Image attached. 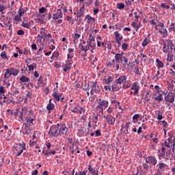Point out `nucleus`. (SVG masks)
I'll return each instance as SVG.
<instances>
[{"label":"nucleus","instance_id":"nucleus-15","mask_svg":"<svg viewBox=\"0 0 175 175\" xmlns=\"http://www.w3.org/2000/svg\"><path fill=\"white\" fill-rule=\"evenodd\" d=\"M62 68H63V70L64 72H68V70H70V69H72V63L70 61L68 60L66 62V64H63L62 66Z\"/></svg>","mask_w":175,"mask_h":175},{"label":"nucleus","instance_id":"nucleus-51","mask_svg":"<svg viewBox=\"0 0 175 175\" xmlns=\"http://www.w3.org/2000/svg\"><path fill=\"white\" fill-rule=\"evenodd\" d=\"M46 10H47V9H46V8L42 7V8H41L39 9V13L43 14V13H44Z\"/></svg>","mask_w":175,"mask_h":175},{"label":"nucleus","instance_id":"nucleus-63","mask_svg":"<svg viewBox=\"0 0 175 175\" xmlns=\"http://www.w3.org/2000/svg\"><path fill=\"white\" fill-rule=\"evenodd\" d=\"M38 173H39L38 170H35L34 171L32 172L31 174L32 175H38Z\"/></svg>","mask_w":175,"mask_h":175},{"label":"nucleus","instance_id":"nucleus-1","mask_svg":"<svg viewBox=\"0 0 175 175\" xmlns=\"http://www.w3.org/2000/svg\"><path fill=\"white\" fill-rule=\"evenodd\" d=\"M124 52H122L121 53H116L115 54L114 59L111 62L113 66H116V62L117 64H122V62H124L125 64H128V58L124 56Z\"/></svg>","mask_w":175,"mask_h":175},{"label":"nucleus","instance_id":"nucleus-43","mask_svg":"<svg viewBox=\"0 0 175 175\" xmlns=\"http://www.w3.org/2000/svg\"><path fill=\"white\" fill-rule=\"evenodd\" d=\"M159 169H160L161 170H162V169H164V167H166V164L163 163H159Z\"/></svg>","mask_w":175,"mask_h":175},{"label":"nucleus","instance_id":"nucleus-52","mask_svg":"<svg viewBox=\"0 0 175 175\" xmlns=\"http://www.w3.org/2000/svg\"><path fill=\"white\" fill-rule=\"evenodd\" d=\"M53 58H58L59 57V52H54L53 53Z\"/></svg>","mask_w":175,"mask_h":175},{"label":"nucleus","instance_id":"nucleus-20","mask_svg":"<svg viewBox=\"0 0 175 175\" xmlns=\"http://www.w3.org/2000/svg\"><path fill=\"white\" fill-rule=\"evenodd\" d=\"M111 88H112V91H115V92L120 91V90H121V85L120 83H115L111 86Z\"/></svg>","mask_w":175,"mask_h":175},{"label":"nucleus","instance_id":"nucleus-46","mask_svg":"<svg viewBox=\"0 0 175 175\" xmlns=\"http://www.w3.org/2000/svg\"><path fill=\"white\" fill-rule=\"evenodd\" d=\"M161 8H163L164 9H170V5H166V3H163L161 4Z\"/></svg>","mask_w":175,"mask_h":175},{"label":"nucleus","instance_id":"nucleus-10","mask_svg":"<svg viewBox=\"0 0 175 175\" xmlns=\"http://www.w3.org/2000/svg\"><path fill=\"white\" fill-rule=\"evenodd\" d=\"M28 114V110L26 109H22L21 111H19L17 112V115L20 117V121H24V118H26V117Z\"/></svg>","mask_w":175,"mask_h":175},{"label":"nucleus","instance_id":"nucleus-5","mask_svg":"<svg viewBox=\"0 0 175 175\" xmlns=\"http://www.w3.org/2000/svg\"><path fill=\"white\" fill-rule=\"evenodd\" d=\"M107 107H109V101L103 100L102 98H99L96 109H98V110H101L102 113H103V109H107Z\"/></svg>","mask_w":175,"mask_h":175},{"label":"nucleus","instance_id":"nucleus-30","mask_svg":"<svg viewBox=\"0 0 175 175\" xmlns=\"http://www.w3.org/2000/svg\"><path fill=\"white\" fill-rule=\"evenodd\" d=\"M117 8H118V9H120V10H124V9H125V4H124L122 3H118L117 4Z\"/></svg>","mask_w":175,"mask_h":175},{"label":"nucleus","instance_id":"nucleus-48","mask_svg":"<svg viewBox=\"0 0 175 175\" xmlns=\"http://www.w3.org/2000/svg\"><path fill=\"white\" fill-rule=\"evenodd\" d=\"M14 21H21V16L16 15L15 18H14Z\"/></svg>","mask_w":175,"mask_h":175},{"label":"nucleus","instance_id":"nucleus-57","mask_svg":"<svg viewBox=\"0 0 175 175\" xmlns=\"http://www.w3.org/2000/svg\"><path fill=\"white\" fill-rule=\"evenodd\" d=\"M0 94H5V88L3 86H0Z\"/></svg>","mask_w":175,"mask_h":175},{"label":"nucleus","instance_id":"nucleus-31","mask_svg":"<svg viewBox=\"0 0 175 175\" xmlns=\"http://www.w3.org/2000/svg\"><path fill=\"white\" fill-rule=\"evenodd\" d=\"M88 170L90 174H95V169L92 167V165H89Z\"/></svg>","mask_w":175,"mask_h":175},{"label":"nucleus","instance_id":"nucleus-22","mask_svg":"<svg viewBox=\"0 0 175 175\" xmlns=\"http://www.w3.org/2000/svg\"><path fill=\"white\" fill-rule=\"evenodd\" d=\"M113 35L116 38V40H122V36L118 33V31H115Z\"/></svg>","mask_w":175,"mask_h":175},{"label":"nucleus","instance_id":"nucleus-34","mask_svg":"<svg viewBox=\"0 0 175 175\" xmlns=\"http://www.w3.org/2000/svg\"><path fill=\"white\" fill-rule=\"evenodd\" d=\"M159 33H163V35H165V36L167 35V30H166V29L165 28H161L159 31Z\"/></svg>","mask_w":175,"mask_h":175},{"label":"nucleus","instance_id":"nucleus-45","mask_svg":"<svg viewBox=\"0 0 175 175\" xmlns=\"http://www.w3.org/2000/svg\"><path fill=\"white\" fill-rule=\"evenodd\" d=\"M1 58H3V59H8V55H6V53L5 51L1 53Z\"/></svg>","mask_w":175,"mask_h":175},{"label":"nucleus","instance_id":"nucleus-58","mask_svg":"<svg viewBox=\"0 0 175 175\" xmlns=\"http://www.w3.org/2000/svg\"><path fill=\"white\" fill-rule=\"evenodd\" d=\"M43 83V77L40 76L38 79V84H42Z\"/></svg>","mask_w":175,"mask_h":175},{"label":"nucleus","instance_id":"nucleus-12","mask_svg":"<svg viewBox=\"0 0 175 175\" xmlns=\"http://www.w3.org/2000/svg\"><path fill=\"white\" fill-rule=\"evenodd\" d=\"M175 95L174 94L170 92L165 96V100L173 103L174 102Z\"/></svg>","mask_w":175,"mask_h":175},{"label":"nucleus","instance_id":"nucleus-9","mask_svg":"<svg viewBox=\"0 0 175 175\" xmlns=\"http://www.w3.org/2000/svg\"><path fill=\"white\" fill-rule=\"evenodd\" d=\"M104 118L107 122L108 125H114L116 123V118L111 115L104 116Z\"/></svg>","mask_w":175,"mask_h":175},{"label":"nucleus","instance_id":"nucleus-39","mask_svg":"<svg viewBox=\"0 0 175 175\" xmlns=\"http://www.w3.org/2000/svg\"><path fill=\"white\" fill-rule=\"evenodd\" d=\"M25 13V10H24L23 8H20L18 10V15L19 16H23Z\"/></svg>","mask_w":175,"mask_h":175},{"label":"nucleus","instance_id":"nucleus-21","mask_svg":"<svg viewBox=\"0 0 175 175\" xmlns=\"http://www.w3.org/2000/svg\"><path fill=\"white\" fill-rule=\"evenodd\" d=\"M20 81H21V83H29L31 84V81H29V78L22 75L21 77V78L19 79Z\"/></svg>","mask_w":175,"mask_h":175},{"label":"nucleus","instance_id":"nucleus-28","mask_svg":"<svg viewBox=\"0 0 175 175\" xmlns=\"http://www.w3.org/2000/svg\"><path fill=\"white\" fill-rule=\"evenodd\" d=\"M148 43H150V40H148V38H145L142 44V47H146V46H147Z\"/></svg>","mask_w":175,"mask_h":175},{"label":"nucleus","instance_id":"nucleus-7","mask_svg":"<svg viewBox=\"0 0 175 175\" xmlns=\"http://www.w3.org/2000/svg\"><path fill=\"white\" fill-rule=\"evenodd\" d=\"M68 132V127H66V124H59V136H66V133Z\"/></svg>","mask_w":175,"mask_h":175},{"label":"nucleus","instance_id":"nucleus-14","mask_svg":"<svg viewBox=\"0 0 175 175\" xmlns=\"http://www.w3.org/2000/svg\"><path fill=\"white\" fill-rule=\"evenodd\" d=\"M140 88V85L138 82H135L132 84L131 90H134V95H137L139 94V89Z\"/></svg>","mask_w":175,"mask_h":175},{"label":"nucleus","instance_id":"nucleus-42","mask_svg":"<svg viewBox=\"0 0 175 175\" xmlns=\"http://www.w3.org/2000/svg\"><path fill=\"white\" fill-rule=\"evenodd\" d=\"M23 126L25 128V131H29L31 132V129L29 128V125L28 124V123H24Z\"/></svg>","mask_w":175,"mask_h":175},{"label":"nucleus","instance_id":"nucleus-37","mask_svg":"<svg viewBox=\"0 0 175 175\" xmlns=\"http://www.w3.org/2000/svg\"><path fill=\"white\" fill-rule=\"evenodd\" d=\"M155 100H159V102H161V100H163V97L162 96V94H159L158 96H156L154 98Z\"/></svg>","mask_w":175,"mask_h":175},{"label":"nucleus","instance_id":"nucleus-2","mask_svg":"<svg viewBox=\"0 0 175 175\" xmlns=\"http://www.w3.org/2000/svg\"><path fill=\"white\" fill-rule=\"evenodd\" d=\"M173 51H175V47L173 44V42L172 40H167V42L163 44V52L167 54L169 53H173Z\"/></svg>","mask_w":175,"mask_h":175},{"label":"nucleus","instance_id":"nucleus-19","mask_svg":"<svg viewBox=\"0 0 175 175\" xmlns=\"http://www.w3.org/2000/svg\"><path fill=\"white\" fill-rule=\"evenodd\" d=\"M77 14V18H80V17H84V5L80 8Z\"/></svg>","mask_w":175,"mask_h":175},{"label":"nucleus","instance_id":"nucleus-3","mask_svg":"<svg viewBox=\"0 0 175 175\" xmlns=\"http://www.w3.org/2000/svg\"><path fill=\"white\" fill-rule=\"evenodd\" d=\"M18 73H20V70L18 69H14V68H7L4 73V79L5 80H8L10 76H17Z\"/></svg>","mask_w":175,"mask_h":175},{"label":"nucleus","instance_id":"nucleus-54","mask_svg":"<svg viewBox=\"0 0 175 175\" xmlns=\"http://www.w3.org/2000/svg\"><path fill=\"white\" fill-rule=\"evenodd\" d=\"M104 88H105V91H111V87L110 85H108V86L105 85L104 87Z\"/></svg>","mask_w":175,"mask_h":175},{"label":"nucleus","instance_id":"nucleus-50","mask_svg":"<svg viewBox=\"0 0 175 175\" xmlns=\"http://www.w3.org/2000/svg\"><path fill=\"white\" fill-rule=\"evenodd\" d=\"M62 9H63L64 13H68V8L64 3L62 4Z\"/></svg>","mask_w":175,"mask_h":175},{"label":"nucleus","instance_id":"nucleus-33","mask_svg":"<svg viewBox=\"0 0 175 175\" xmlns=\"http://www.w3.org/2000/svg\"><path fill=\"white\" fill-rule=\"evenodd\" d=\"M22 27H23V28H27V29H29V28L31 27V23H25L23 22Z\"/></svg>","mask_w":175,"mask_h":175},{"label":"nucleus","instance_id":"nucleus-17","mask_svg":"<svg viewBox=\"0 0 175 175\" xmlns=\"http://www.w3.org/2000/svg\"><path fill=\"white\" fill-rule=\"evenodd\" d=\"M126 76L125 75H122L120 76L118 79L115 81V83L116 84H122V83H126Z\"/></svg>","mask_w":175,"mask_h":175},{"label":"nucleus","instance_id":"nucleus-44","mask_svg":"<svg viewBox=\"0 0 175 175\" xmlns=\"http://www.w3.org/2000/svg\"><path fill=\"white\" fill-rule=\"evenodd\" d=\"M107 84H110L111 81H113V77L111 76H109L107 79H105Z\"/></svg>","mask_w":175,"mask_h":175},{"label":"nucleus","instance_id":"nucleus-59","mask_svg":"<svg viewBox=\"0 0 175 175\" xmlns=\"http://www.w3.org/2000/svg\"><path fill=\"white\" fill-rule=\"evenodd\" d=\"M31 49H32V50L36 51V50H38V46L36 45V44H31Z\"/></svg>","mask_w":175,"mask_h":175},{"label":"nucleus","instance_id":"nucleus-6","mask_svg":"<svg viewBox=\"0 0 175 175\" xmlns=\"http://www.w3.org/2000/svg\"><path fill=\"white\" fill-rule=\"evenodd\" d=\"M129 129H131V122H127L124 126H122L121 132L123 136H126V135H129Z\"/></svg>","mask_w":175,"mask_h":175},{"label":"nucleus","instance_id":"nucleus-29","mask_svg":"<svg viewBox=\"0 0 175 175\" xmlns=\"http://www.w3.org/2000/svg\"><path fill=\"white\" fill-rule=\"evenodd\" d=\"M98 121H99V118H98V115L93 116L92 118V122H94V124H96V126H98Z\"/></svg>","mask_w":175,"mask_h":175},{"label":"nucleus","instance_id":"nucleus-11","mask_svg":"<svg viewBox=\"0 0 175 175\" xmlns=\"http://www.w3.org/2000/svg\"><path fill=\"white\" fill-rule=\"evenodd\" d=\"M145 159H146V163H148V165H153L154 166H155V165H157V163L158 162L155 159V157H154L152 156H148Z\"/></svg>","mask_w":175,"mask_h":175},{"label":"nucleus","instance_id":"nucleus-26","mask_svg":"<svg viewBox=\"0 0 175 175\" xmlns=\"http://www.w3.org/2000/svg\"><path fill=\"white\" fill-rule=\"evenodd\" d=\"M79 136H87V134H85V129L81 128L79 130Z\"/></svg>","mask_w":175,"mask_h":175},{"label":"nucleus","instance_id":"nucleus-8","mask_svg":"<svg viewBox=\"0 0 175 175\" xmlns=\"http://www.w3.org/2000/svg\"><path fill=\"white\" fill-rule=\"evenodd\" d=\"M15 150L17 151V156L20 157L21 153L24 152V150H27L25 148V143L19 144L18 146L15 147Z\"/></svg>","mask_w":175,"mask_h":175},{"label":"nucleus","instance_id":"nucleus-13","mask_svg":"<svg viewBox=\"0 0 175 175\" xmlns=\"http://www.w3.org/2000/svg\"><path fill=\"white\" fill-rule=\"evenodd\" d=\"M44 31H46L45 28H41L40 30V34H38L37 36V37L39 38L40 42H42V40L43 39V40H45V38H46L47 34L46 33V32H44Z\"/></svg>","mask_w":175,"mask_h":175},{"label":"nucleus","instance_id":"nucleus-60","mask_svg":"<svg viewBox=\"0 0 175 175\" xmlns=\"http://www.w3.org/2000/svg\"><path fill=\"white\" fill-rule=\"evenodd\" d=\"M18 35H24L25 32L23 29H20L17 31Z\"/></svg>","mask_w":175,"mask_h":175},{"label":"nucleus","instance_id":"nucleus-4","mask_svg":"<svg viewBox=\"0 0 175 175\" xmlns=\"http://www.w3.org/2000/svg\"><path fill=\"white\" fill-rule=\"evenodd\" d=\"M59 124H57V125H52L50 127L49 135H50V136H52L53 137H58V136H59Z\"/></svg>","mask_w":175,"mask_h":175},{"label":"nucleus","instance_id":"nucleus-61","mask_svg":"<svg viewBox=\"0 0 175 175\" xmlns=\"http://www.w3.org/2000/svg\"><path fill=\"white\" fill-rule=\"evenodd\" d=\"M139 66H136L135 68V75H139Z\"/></svg>","mask_w":175,"mask_h":175},{"label":"nucleus","instance_id":"nucleus-32","mask_svg":"<svg viewBox=\"0 0 175 175\" xmlns=\"http://www.w3.org/2000/svg\"><path fill=\"white\" fill-rule=\"evenodd\" d=\"M142 167L144 169L145 172H148V169H150V165L148 164L144 163L142 164Z\"/></svg>","mask_w":175,"mask_h":175},{"label":"nucleus","instance_id":"nucleus-35","mask_svg":"<svg viewBox=\"0 0 175 175\" xmlns=\"http://www.w3.org/2000/svg\"><path fill=\"white\" fill-rule=\"evenodd\" d=\"M25 118L26 122H30V124L33 123V121H34L33 118H31V117H29V116H27Z\"/></svg>","mask_w":175,"mask_h":175},{"label":"nucleus","instance_id":"nucleus-25","mask_svg":"<svg viewBox=\"0 0 175 175\" xmlns=\"http://www.w3.org/2000/svg\"><path fill=\"white\" fill-rule=\"evenodd\" d=\"M76 103H73L72 106H75ZM80 105H77L74 107L73 109H71L72 113H79V109Z\"/></svg>","mask_w":175,"mask_h":175},{"label":"nucleus","instance_id":"nucleus-38","mask_svg":"<svg viewBox=\"0 0 175 175\" xmlns=\"http://www.w3.org/2000/svg\"><path fill=\"white\" fill-rule=\"evenodd\" d=\"M78 113H79V114H84V113H85V109L79 106Z\"/></svg>","mask_w":175,"mask_h":175},{"label":"nucleus","instance_id":"nucleus-23","mask_svg":"<svg viewBox=\"0 0 175 175\" xmlns=\"http://www.w3.org/2000/svg\"><path fill=\"white\" fill-rule=\"evenodd\" d=\"M167 54V61H169V62H172V61L174 59V55L173 54V53H169Z\"/></svg>","mask_w":175,"mask_h":175},{"label":"nucleus","instance_id":"nucleus-56","mask_svg":"<svg viewBox=\"0 0 175 175\" xmlns=\"http://www.w3.org/2000/svg\"><path fill=\"white\" fill-rule=\"evenodd\" d=\"M95 135L98 137L100 136V135H102V133H100V131L99 130H96L95 131Z\"/></svg>","mask_w":175,"mask_h":175},{"label":"nucleus","instance_id":"nucleus-64","mask_svg":"<svg viewBox=\"0 0 175 175\" xmlns=\"http://www.w3.org/2000/svg\"><path fill=\"white\" fill-rule=\"evenodd\" d=\"M171 27L172 31H175V23H172Z\"/></svg>","mask_w":175,"mask_h":175},{"label":"nucleus","instance_id":"nucleus-41","mask_svg":"<svg viewBox=\"0 0 175 175\" xmlns=\"http://www.w3.org/2000/svg\"><path fill=\"white\" fill-rule=\"evenodd\" d=\"M88 43L89 45H90V47H96V46L95 41H88Z\"/></svg>","mask_w":175,"mask_h":175},{"label":"nucleus","instance_id":"nucleus-40","mask_svg":"<svg viewBox=\"0 0 175 175\" xmlns=\"http://www.w3.org/2000/svg\"><path fill=\"white\" fill-rule=\"evenodd\" d=\"M54 104H48L46 106L47 110H54Z\"/></svg>","mask_w":175,"mask_h":175},{"label":"nucleus","instance_id":"nucleus-18","mask_svg":"<svg viewBox=\"0 0 175 175\" xmlns=\"http://www.w3.org/2000/svg\"><path fill=\"white\" fill-rule=\"evenodd\" d=\"M52 96H53L57 102H59L61 100V96H62V93H57V92H54L52 94Z\"/></svg>","mask_w":175,"mask_h":175},{"label":"nucleus","instance_id":"nucleus-53","mask_svg":"<svg viewBox=\"0 0 175 175\" xmlns=\"http://www.w3.org/2000/svg\"><path fill=\"white\" fill-rule=\"evenodd\" d=\"M27 98L29 99H32V92H27V94L26 95Z\"/></svg>","mask_w":175,"mask_h":175},{"label":"nucleus","instance_id":"nucleus-55","mask_svg":"<svg viewBox=\"0 0 175 175\" xmlns=\"http://www.w3.org/2000/svg\"><path fill=\"white\" fill-rule=\"evenodd\" d=\"M163 128H167V122L163 120L161 121Z\"/></svg>","mask_w":175,"mask_h":175},{"label":"nucleus","instance_id":"nucleus-24","mask_svg":"<svg viewBox=\"0 0 175 175\" xmlns=\"http://www.w3.org/2000/svg\"><path fill=\"white\" fill-rule=\"evenodd\" d=\"M156 62L157 64L158 69H161V68H163V66H164L163 62H162V61L159 60V59H157Z\"/></svg>","mask_w":175,"mask_h":175},{"label":"nucleus","instance_id":"nucleus-16","mask_svg":"<svg viewBox=\"0 0 175 175\" xmlns=\"http://www.w3.org/2000/svg\"><path fill=\"white\" fill-rule=\"evenodd\" d=\"M96 92V94L97 92H100V89H98V82H95L94 83H93V85H92V90L90 91V94L91 95H94V92Z\"/></svg>","mask_w":175,"mask_h":175},{"label":"nucleus","instance_id":"nucleus-47","mask_svg":"<svg viewBox=\"0 0 175 175\" xmlns=\"http://www.w3.org/2000/svg\"><path fill=\"white\" fill-rule=\"evenodd\" d=\"M122 49L124 50V51H126V50H128V44L123 43L122 45Z\"/></svg>","mask_w":175,"mask_h":175},{"label":"nucleus","instance_id":"nucleus-49","mask_svg":"<svg viewBox=\"0 0 175 175\" xmlns=\"http://www.w3.org/2000/svg\"><path fill=\"white\" fill-rule=\"evenodd\" d=\"M140 118V115L139 114H135L133 116V121H137Z\"/></svg>","mask_w":175,"mask_h":175},{"label":"nucleus","instance_id":"nucleus-36","mask_svg":"<svg viewBox=\"0 0 175 175\" xmlns=\"http://www.w3.org/2000/svg\"><path fill=\"white\" fill-rule=\"evenodd\" d=\"M56 15L59 18H62L63 14H62V10L61 9L57 10Z\"/></svg>","mask_w":175,"mask_h":175},{"label":"nucleus","instance_id":"nucleus-62","mask_svg":"<svg viewBox=\"0 0 175 175\" xmlns=\"http://www.w3.org/2000/svg\"><path fill=\"white\" fill-rule=\"evenodd\" d=\"M170 75H172V76H175V72L173 70V69H170Z\"/></svg>","mask_w":175,"mask_h":175},{"label":"nucleus","instance_id":"nucleus-27","mask_svg":"<svg viewBox=\"0 0 175 175\" xmlns=\"http://www.w3.org/2000/svg\"><path fill=\"white\" fill-rule=\"evenodd\" d=\"M27 66L29 68V72L33 71V69L36 68V67H37L36 63H33L31 65H28L27 64Z\"/></svg>","mask_w":175,"mask_h":175}]
</instances>
